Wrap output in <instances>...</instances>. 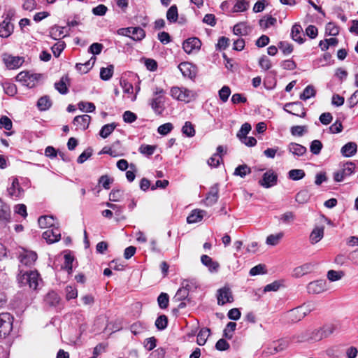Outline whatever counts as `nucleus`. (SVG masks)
<instances>
[{
  "label": "nucleus",
  "instance_id": "12",
  "mask_svg": "<svg viewBox=\"0 0 358 358\" xmlns=\"http://www.w3.org/2000/svg\"><path fill=\"white\" fill-rule=\"evenodd\" d=\"M43 238L48 243H54L59 241L61 238V231L58 227H53L48 229L43 233Z\"/></svg>",
  "mask_w": 358,
  "mask_h": 358
},
{
  "label": "nucleus",
  "instance_id": "56",
  "mask_svg": "<svg viewBox=\"0 0 358 358\" xmlns=\"http://www.w3.org/2000/svg\"><path fill=\"white\" fill-rule=\"evenodd\" d=\"M278 48L286 55L291 54L293 51L292 45L287 41H280L278 43Z\"/></svg>",
  "mask_w": 358,
  "mask_h": 358
},
{
  "label": "nucleus",
  "instance_id": "23",
  "mask_svg": "<svg viewBox=\"0 0 358 358\" xmlns=\"http://www.w3.org/2000/svg\"><path fill=\"white\" fill-rule=\"evenodd\" d=\"M315 265L312 263H306L300 266H298L294 270V275L296 278L301 277L305 274L311 272L314 268Z\"/></svg>",
  "mask_w": 358,
  "mask_h": 358
},
{
  "label": "nucleus",
  "instance_id": "8",
  "mask_svg": "<svg viewBox=\"0 0 358 358\" xmlns=\"http://www.w3.org/2000/svg\"><path fill=\"white\" fill-rule=\"evenodd\" d=\"M217 304L223 306L227 303H232L234 297L230 288L224 287L217 290Z\"/></svg>",
  "mask_w": 358,
  "mask_h": 358
},
{
  "label": "nucleus",
  "instance_id": "3",
  "mask_svg": "<svg viewBox=\"0 0 358 358\" xmlns=\"http://www.w3.org/2000/svg\"><path fill=\"white\" fill-rule=\"evenodd\" d=\"M13 317L9 313H0V338L6 337L13 329Z\"/></svg>",
  "mask_w": 358,
  "mask_h": 358
},
{
  "label": "nucleus",
  "instance_id": "45",
  "mask_svg": "<svg viewBox=\"0 0 358 358\" xmlns=\"http://www.w3.org/2000/svg\"><path fill=\"white\" fill-rule=\"evenodd\" d=\"M178 17V8L176 5L171 6L167 13H166V18L170 22H175L177 21Z\"/></svg>",
  "mask_w": 358,
  "mask_h": 358
},
{
  "label": "nucleus",
  "instance_id": "26",
  "mask_svg": "<svg viewBox=\"0 0 358 358\" xmlns=\"http://www.w3.org/2000/svg\"><path fill=\"white\" fill-rule=\"evenodd\" d=\"M288 150L294 155L298 157L303 155L307 151V149L305 146L296 143H290L288 145Z\"/></svg>",
  "mask_w": 358,
  "mask_h": 358
},
{
  "label": "nucleus",
  "instance_id": "35",
  "mask_svg": "<svg viewBox=\"0 0 358 358\" xmlns=\"http://www.w3.org/2000/svg\"><path fill=\"white\" fill-rule=\"evenodd\" d=\"M117 124L115 122L105 124L101 127L99 131V135L103 138H106L115 130Z\"/></svg>",
  "mask_w": 358,
  "mask_h": 358
},
{
  "label": "nucleus",
  "instance_id": "21",
  "mask_svg": "<svg viewBox=\"0 0 358 358\" xmlns=\"http://www.w3.org/2000/svg\"><path fill=\"white\" fill-rule=\"evenodd\" d=\"M178 69L185 77L193 78L195 76L194 66L189 62H182Z\"/></svg>",
  "mask_w": 358,
  "mask_h": 358
},
{
  "label": "nucleus",
  "instance_id": "25",
  "mask_svg": "<svg viewBox=\"0 0 358 358\" xmlns=\"http://www.w3.org/2000/svg\"><path fill=\"white\" fill-rule=\"evenodd\" d=\"M309 306L303 305L302 306L298 307L291 311V315L296 317V320H301L303 318L306 314L311 311V309L308 307Z\"/></svg>",
  "mask_w": 358,
  "mask_h": 358
},
{
  "label": "nucleus",
  "instance_id": "53",
  "mask_svg": "<svg viewBox=\"0 0 358 358\" xmlns=\"http://www.w3.org/2000/svg\"><path fill=\"white\" fill-rule=\"evenodd\" d=\"M233 31L236 35H246L248 34V27L245 23H238L234 25Z\"/></svg>",
  "mask_w": 358,
  "mask_h": 358
},
{
  "label": "nucleus",
  "instance_id": "55",
  "mask_svg": "<svg viewBox=\"0 0 358 358\" xmlns=\"http://www.w3.org/2000/svg\"><path fill=\"white\" fill-rule=\"evenodd\" d=\"M145 330V327L140 322H135L130 326V331L134 335L141 334Z\"/></svg>",
  "mask_w": 358,
  "mask_h": 358
},
{
  "label": "nucleus",
  "instance_id": "1",
  "mask_svg": "<svg viewBox=\"0 0 358 358\" xmlns=\"http://www.w3.org/2000/svg\"><path fill=\"white\" fill-rule=\"evenodd\" d=\"M17 280L21 287L29 286V288L35 290L37 289L41 279L39 273L36 270L24 271L23 269H20Z\"/></svg>",
  "mask_w": 358,
  "mask_h": 358
},
{
  "label": "nucleus",
  "instance_id": "20",
  "mask_svg": "<svg viewBox=\"0 0 358 358\" xmlns=\"http://www.w3.org/2000/svg\"><path fill=\"white\" fill-rule=\"evenodd\" d=\"M10 221V209L8 205L0 199V222L7 223Z\"/></svg>",
  "mask_w": 358,
  "mask_h": 358
},
{
  "label": "nucleus",
  "instance_id": "34",
  "mask_svg": "<svg viewBox=\"0 0 358 358\" xmlns=\"http://www.w3.org/2000/svg\"><path fill=\"white\" fill-rule=\"evenodd\" d=\"M181 90L180 101L189 103L196 98V94L194 92L185 87H181Z\"/></svg>",
  "mask_w": 358,
  "mask_h": 358
},
{
  "label": "nucleus",
  "instance_id": "62",
  "mask_svg": "<svg viewBox=\"0 0 358 358\" xmlns=\"http://www.w3.org/2000/svg\"><path fill=\"white\" fill-rule=\"evenodd\" d=\"M326 34L332 36H337L339 33L338 27L332 22H329L326 25Z\"/></svg>",
  "mask_w": 358,
  "mask_h": 358
},
{
  "label": "nucleus",
  "instance_id": "4",
  "mask_svg": "<svg viewBox=\"0 0 358 358\" xmlns=\"http://www.w3.org/2000/svg\"><path fill=\"white\" fill-rule=\"evenodd\" d=\"M18 259L20 263L19 264V273H20V269H23L22 266L30 267L34 264L37 259V254L32 251L24 250L20 253Z\"/></svg>",
  "mask_w": 358,
  "mask_h": 358
},
{
  "label": "nucleus",
  "instance_id": "31",
  "mask_svg": "<svg viewBox=\"0 0 358 358\" xmlns=\"http://www.w3.org/2000/svg\"><path fill=\"white\" fill-rule=\"evenodd\" d=\"M69 78L67 76H62L59 82L55 83V89L61 94H66L69 92V89L66 83L69 82Z\"/></svg>",
  "mask_w": 358,
  "mask_h": 358
},
{
  "label": "nucleus",
  "instance_id": "37",
  "mask_svg": "<svg viewBox=\"0 0 358 358\" xmlns=\"http://www.w3.org/2000/svg\"><path fill=\"white\" fill-rule=\"evenodd\" d=\"M249 8V1H236L229 13L243 12Z\"/></svg>",
  "mask_w": 358,
  "mask_h": 358
},
{
  "label": "nucleus",
  "instance_id": "2",
  "mask_svg": "<svg viewBox=\"0 0 358 358\" xmlns=\"http://www.w3.org/2000/svg\"><path fill=\"white\" fill-rule=\"evenodd\" d=\"M164 94L165 91L162 88L156 87L153 92V97L149 100V105L157 115H162L165 109Z\"/></svg>",
  "mask_w": 358,
  "mask_h": 358
},
{
  "label": "nucleus",
  "instance_id": "60",
  "mask_svg": "<svg viewBox=\"0 0 358 358\" xmlns=\"http://www.w3.org/2000/svg\"><path fill=\"white\" fill-rule=\"evenodd\" d=\"M282 236L283 234L282 233L269 235L266 238V243L270 245H276L282 238Z\"/></svg>",
  "mask_w": 358,
  "mask_h": 358
},
{
  "label": "nucleus",
  "instance_id": "22",
  "mask_svg": "<svg viewBox=\"0 0 358 358\" xmlns=\"http://www.w3.org/2000/svg\"><path fill=\"white\" fill-rule=\"evenodd\" d=\"M303 29H302V27L300 24H294L292 27V30H291V37L292 38L301 44L303 43Z\"/></svg>",
  "mask_w": 358,
  "mask_h": 358
},
{
  "label": "nucleus",
  "instance_id": "44",
  "mask_svg": "<svg viewBox=\"0 0 358 358\" xmlns=\"http://www.w3.org/2000/svg\"><path fill=\"white\" fill-rule=\"evenodd\" d=\"M310 196L308 192L306 189H303L296 194L295 200L297 203L303 204L308 202V201L310 199Z\"/></svg>",
  "mask_w": 358,
  "mask_h": 358
},
{
  "label": "nucleus",
  "instance_id": "61",
  "mask_svg": "<svg viewBox=\"0 0 358 358\" xmlns=\"http://www.w3.org/2000/svg\"><path fill=\"white\" fill-rule=\"evenodd\" d=\"M0 128H4L5 129L10 131L13 128V122L6 115L1 116L0 118Z\"/></svg>",
  "mask_w": 358,
  "mask_h": 358
},
{
  "label": "nucleus",
  "instance_id": "18",
  "mask_svg": "<svg viewBox=\"0 0 358 358\" xmlns=\"http://www.w3.org/2000/svg\"><path fill=\"white\" fill-rule=\"evenodd\" d=\"M357 151V145L355 142H349L345 144L341 150L342 155L345 157L354 156Z\"/></svg>",
  "mask_w": 358,
  "mask_h": 358
},
{
  "label": "nucleus",
  "instance_id": "16",
  "mask_svg": "<svg viewBox=\"0 0 358 358\" xmlns=\"http://www.w3.org/2000/svg\"><path fill=\"white\" fill-rule=\"evenodd\" d=\"M219 188L217 184L210 187L206 199L205 203L206 206H211L214 205L218 200Z\"/></svg>",
  "mask_w": 358,
  "mask_h": 358
},
{
  "label": "nucleus",
  "instance_id": "32",
  "mask_svg": "<svg viewBox=\"0 0 358 358\" xmlns=\"http://www.w3.org/2000/svg\"><path fill=\"white\" fill-rule=\"evenodd\" d=\"M52 106V101L48 96H41L37 101V107L39 110H48Z\"/></svg>",
  "mask_w": 358,
  "mask_h": 358
},
{
  "label": "nucleus",
  "instance_id": "33",
  "mask_svg": "<svg viewBox=\"0 0 358 358\" xmlns=\"http://www.w3.org/2000/svg\"><path fill=\"white\" fill-rule=\"evenodd\" d=\"M210 329L202 328L197 334L196 343L199 345H204L210 336Z\"/></svg>",
  "mask_w": 358,
  "mask_h": 358
},
{
  "label": "nucleus",
  "instance_id": "38",
  "mask_svg": "<svg viewBox=\"0 0 358 358\" xmlns=\"http://www.w3.org/2000/svg\"><path fill=\"white\" fill-rule=\"evenodd\" d=\"M17 81L22 82L24 85L32 87L34 86V83H30V73L29 72L22 71L18 73L15 78Z\"/></svg>",
  "mask_w": 358,
  "mask_h": 358
},
{
  "label": "nucleus",
  "instance_id": "50",
  "mask_svg": "<svg viewBox=\"0 0 358 358\" xmlns=\"http://www.w3.org/2000/svg\"><path fill=\"white\" fill-rule=\"evenodd\" d=\"M251 128V125L248 122L242 124L240 130L237 133V137L240 139V141L247 137V134L250 131Z\"/></svg>",
  "mask_w": 358,
  "mask_h": 358
},
{
  "label": "nucleus",
  "instance_id": "6",
  "mask_svg": "<svg viewBox=\"0 0 358 358\" xmlns=\"http://www.w3.org/2000/svg\"><path fill=\"white\" fill-rule=\"evenodd\" d=\"M284 110L288 113L301 117H304L306 114L303 104L299 101L287 103L285 105Z\"/></svg>",
  "mask_w": 358,
  "mask_h": 358
},
{
  "label": "nucleus",
  "instance_id": "10",
  "mask_svg": "<svg viewBox=\"0 0 358 358\" xmlns=\"http://www.w3.org/2000/svg\"><path fill=\"white\" fill-rule=\"evenodd\" d=\"M277 180V175L272 170H269L264 173L262 179L259 181V183L265 188H269L275 185Z\"/></svg>",
  "mask_w": 358,
  "mask_h": 358
},
{
  "label": "nucleus",
  "instance_id": "13",
  "mask_svg": "<svg viewBox=\"0 0 358 358\" xmlns=\"http://www.w3.org/2000/svg\"><path fill=\"white\" fill-rule=\"evenodd\" d=\"M310 294H320L327 289V282L324 280H318L310 282L307 286Z\"/></svg>",
  "mask_w": 358,
  "mask_h": 358
},
{
  "label": "nucleus",
  "instance_id": "19",
  "mask_svg": "<svg viewBox=\"0 0 358 358\" xmlns=\"http://www.w3.org/2000/svg\"><path fill=\"white\" fill-rule=\"evenodd\" d=\"M8 195L12 198H19L23 193V189L20 187L18 180L14 179L12 182L11 186L8 187Z\"/></svg>",
  "mask_w": 358,
  "mask_h": 358
},
{
  "label": "nucleus",
  "instance_id": "30",
  "mask_svg": "<svg viewBox=\"0 0 358 358\" xmlns=\"http://www.w3.org/2000/svg\"><path fill=\"white\" fill-rule=\"evenodd\" d=\"M96 58L92 57L91 59L84 64H76V69L80 73H87L94 66Z\"/></svg>",
  "mask_w": 358,
  "mask_h": 358
},
{
  "label": "nucleus",
  "instance_id": "43",
  "mask_svg": "<svg viewBox=\"0 0 358 358\" xmlns=\"http://www.w3.org/2000/svg\"><path fill=\"white\" fill-rule=\"evenodd\" d=\"M306 176L305 171L302 169H292L288 172V177L293 180H299Z\"/></svg>",
  "mask_w": 358,
  "mask_h": 358
},
{
  "label": "nucleus",
  "instance_id": "51",
  "mask_svg": "<svg viewBox=\"0 0 358 358\" xmlns=\"http://www.w3.org/2000/svg\"><path fill=\"white\" fill-rule=\"evenodd\" d=\"M155 150H156L155 145L143 144L140 146L138 151L141 154L149 157V156H151L152 155H153Z\"/></svg>",
  "mask_w": 358,
  "mask_h": 358
},
{
  "label": "nucleus",
  "instance_id": "14",
  "mask_svg": "<svg viewBox=\"0 0 358 358\" xmlns=\"http://www.w3.org/2000/svg\"><path fill=\"white\" fill-rule=\"evenodd\" d=\"M14 26L8 20V17H5L3 22L0 23V37L8 38L13 32Z\"/></svg>",
  "mask_w": 358,
  "mask_h": 358
},
{
  "label": "nucleus",
  "instance_id": "11",
  "mask_svg": "<svg viewBox=\"0 0 358 358\" xmlns=\"http://www.w3.org/2000/svg\"><path fill=\"white\" fill-rule=\"evenodd\" d=\"M125 36L131 35V38L136 41H141L145 36V31L141 27H127L121 30Z\"/></svg>",
  "mask_w": 358,
  "mask_h": 358
},
{
  "label": "nucleus",
  "instance_id": "42",
  "mask_svg": "<svg viewBox=\"0 0 358 358\" xmlns=\"http://www.w3.org/2000/svg\"><path fill=\"white\" fill-rule=\"evenodd\" d=\"M315 90L313 86L308 85L304 90L303 92L300 94V99L301 100H307L311 97L315 96Z\"/></svg>",
  "mask_w": 358,
  "mask_h": 358
},
{
  "label": "nucleus",
  "instance_id": "27",
  "mask_svg": "<svg viewBox=\"0 0 358 358\" xmlns=\"http://www.w3.org/2000/svg\"><path fill=\"white\" fill-rule=\"evenodd\" d=\"M205 214L206 212L203 210H194L192 211L191 214L187 217V222L189 224L200 222L203 219Z\"/></svg>",
  "mask_w": 358,
  "mask_h": 358
},
{
  "label": "nucleus",
  "instance_id": "15",
  "mask_svg": "<svg viewBox=\"0 0 358 358\" xmlns=\"http://www.w3.org/2000/svg\"><path fill=\"white\" fill-rule=\"evenodd\" d=\"M201 263L208 268L210 273H217L220 268V264L213 261L211 257L206 255H203L201 257Z\"/></svg>",
  "mask_w": 358,
  "mask_h": 358
},
{
  "label": "nucleus",
  "instance_id": "48",
  "mask_svg": "<svg viewBox=\"0 0 358 358\" xmlns=\"http://www.w3.org/2000/svg\"><path fill=\"white\" fill-rule=\"evenodd\" d=\"M169 302V296L166 293L162 292L158 298L157 303L160 308L165 309L168 307Z\"/></svg>",
  "mask_w": 358,
  "mask_h": 358
},
{
  "label": "nucleus",
  "instance_id": "9",
  "mask_svg": "<svg viewBox=\"0 0 358 358\" xmlns=\"http://www.w3.org/2000/svg\"><path fill=\"white\" fill-rule=\"evenodd\" d=\"M2 61L8 69H15L22 66L24 59L20 57H14L8 54H3Z\"/></svg>",
  "mask_w": 358,
  "mask_h": 358
},
{
  "label": "nucleus",
  "instance_id": "40",
  "mask_svg": "<svg viewBox=\"0 0 358 358\" xmlns=\"http://www.w3.org/2000/svg\"><path fill=\"white\" fill-rule=\"evenodd\" d=\"M182 132L187 137H193L195 135V129L193 124L189 121L185 122L182 127Z\"/></svg>",
  "mask_w": 358,
  "mask_h": 358
},
{
  "label": "nucleus",
  "instance_id": "64",
  "mask_svg": "<svg viewBox=\"0 0 358 358\" xmlns=\"http://www.w3.org/2000/svg\"><path fill=\"white\" fill-rule=\"evenodd\" d=\"M230 94H231V90H230L229 87H228V86H223L219 90V97L223 102H226L228 100Z\"/></svg>",
  "mask_w": 358,
  "mask_h": 358
},
{
  "label": "nucleus",
  "instance_id": "29",
  "mask_svg": "<svg viewBox=\"0 0 358 358\" xmlns=\"http://www.w3.org/2000/svg\"><path fill=\"white\" fill-rule=\"evenodd\" d=\"M44 301L50 306H56L59 303L60 298L57 292L51 291L46 294Z\"/></svg>",
  "mask_w": 358,
  "mask_h": 358
},
{
  "label": "nucleus",
  "instance_id": "7",
  "mask_svg": "<svg viewBox=\"0 0 358 358\" xmlns=\"http://www.w3.org/2000/svg\"><path fill=\"white\" fill-rule=\"evenodd\" d=\"M201 46V41L196 37L189 38L182 43V48L187 54L198 52Z\"/></svg>",
  "mask_w": 358,
  "mask_h": 358
},
{
  "label": "nucleus",
  "instance_id": "39",
  "mask_svg": "<svg viewBox=\"0 0 358 358\" xmlns=\"http://www.w3.org/2000/svg\"><path fill=\"white\" fill-rule=\"evenodd\" d=\"M2 87L3 88L4 92L8 96H13L17 94V87L14 83L5 81L2 83Z\"/></svg>",
  "mask_w": 358,
  "mask_h": 358
},
{
  "label": "nucleus",
  "instance_id": "63",
  "mask_svg": "<svg viewBox=\"0 0 358 358\" xmlns=\"http://www.w3.org/2000/svg\"><path fill=\"white\" fill-rule=\"evenodd\" d=\"M344 275L343 271H336L334 270H330L327 273V278L330 281H336L342 278Z\"/></svg>",
  "mask_w": 358,
  "mask_h": 358
},
{
  "label": "nucleus",
  "instance_id": "36",
  "mask_svg": "<svg viewBox=\"0 0 358 358\" xmlns=\"http://www.w3.org/2000/svg\"><path fill=\"white\" fill-rule=\"evenodd\" d=\"M273 352H271V354L278 353L286 350L289 345V343L286 340H278L273 343Z\"/></svg>",
  "mask_w": 358,
  "mask_h": 358
},
{
  "label": "nucleus",
  "instance_id": "46",
  "mask_svg": "<svg viewBox=\"0 0 358 358\" xmlns=\"http://www.w3.org/2000/svg\"><path fill=\"white\" fill-rule=\"evenodd\" d=\"M168 325V317L165 315H159L155 320V327L158 330L162 331Z\"/></svg>",
  "mask_w": 358,
  "mask_h": 358
},
{
  "label": "nucleus",
  "instance_id": "24",
  "mask_svg": "<svg viewBox=\"0 0 358 358\" xmlns=\"http://www.w3.org/2000/svg\"><path fill=\"white\" fill-rule=\"evenodd\" d=\"M324 227H317L313 229L310 235V241L312 244L318 243L324 236Z\"/></svg>",
  "mask_w": 358,
  "mask_h": 358
},
{
  "label": "nucleus",
  "instance_id": "59",
  "mask_svg": "<svg viewBox=\"0 0 358 358\" xmlns=\"http://www.w3.org/2000/svg\"><path fill=\"white\" fill-rule=\"evenodd\" d=\"M66 299L69 301L73 299H76L78 296L77 289L73 286L69 285L65 288Z\"/></svg>",
  "mask_w": 358,
  "mask_h": 358
},
{
  "label": "nucleus",
  "instance_id": "57",
  "mask_svg": "<svg viewBox=\"0 0 358 358\" xmlns=\"http://www.w3.org/2000/svg\"><path fill=\"white\" fill-rule=\"evenodd\" d=\"M323 145L320 141L314 140L311 142L310 150L313 155H319L322 150Z\"/></svg>",
  "mask_w": 358,
  "mask_h": 358
},
{
  "label": "nucleus",
  "instance_id": "52",
  "mask_svg": "<svg viewBox=\"0 0 358 358\" xmlns=\"http://www.w3.org/2000/svg\"><path fill=\"white\" fill-rule=\"evenodd\" d=\"M64 27H60L58 26H55L51 28L50 31V36L55 40H57V38L62 37L64 38L65 35H64Z\"/></svg>",
  "mask_w": 358,
  "mask_h": 358
},
{
  "label": "nucleus",
  "instance_id": "49",
  "mask_svg": "<svg viewBox=\"0 0 358 358\" xmlns=\"http://www.w3.org/2000/svg\"><path fill=\"white\" fill-rule=\"evenodd\" d=\"M236 327V323L233 322H229L225 329H224L223 336L227 338L231 339L233 336V332L235 331Z\"/></svg>",
  "mask_w": 358,
  "mask_h": 358
},
{
  "label": "nucleus",
  "instance_id": "5",
  "mask_svg": "<svg viewBox=\"0 0 358 358\" xmlns=\"http://www.w3.org/2000/svg\"><path fill=\"white\" fill-rule=\"evenodd\" d=\"M355 170V164L352 162H348L341 170L334 173V180L336 182H341L347 176L352 175Z\"/></svg>",
  "mask_w": 358,
  "mask_h": 358
},
{
  "label": "nucleus",
  "instance_id": "41",
  "mask_svg": "<svg viewBox=\"0 0 358 358\" xmlns=\"http://www.w3.org/2000/svg\"><path fill=\"white\" fill-rule=\"evenodd\" d=\"M113 66L109 65L106 68H101L100 70V78L103 80H108L113 74Z\"/></svg>",
  "mask_w": 358,
  "mask_h": 358
},
{
  "label": "nucleus",
  "instance_id": "47",
  "mask_svg": "<svg viewBox=\"0 0 358 358\" xmlns=\"http://www.w3.org/2000/svg\"><path fill=\"white\" fill-rule=\"evenodd\" d=\"M251 169L246 164H242L237 166L234 171V175L244 178L246 175L250 173Z\"/></svg>",
  "mask_w": 358,
  "mask_h": 358
},
{
  "label": "nucleus",
  "instance_id": "17",
  "mask_svg": "<svg viewBox=\"0 0 358 358\" xmlns=\"http://www.w3.org/2000/svg\"><path fill=\"white\" fill-rule=\"evenodd\" d=\"M90 120L91 117L88 115H78L74 117L73 123L77 129L85 130L88 128Z\"/></svg>",
  "mask_w": 358,
  "mask_h": 358
},
{
  "label": "nucleus",
  "instance_id": "58",
  "mask_svg": "<svg viewBox=\"0 0 358 358\" xmlns=\"http://www.w3.org/2000/svg\"><path fill=\"white\" fill-rule=\"evenodd\" d=\"M113 182V179L108 175L101 176L99 179V185H101L104 189H109L110 184Z\"/></svg>",
  "mask_w": 358,
  "mask_h": 358
},
{
  "label": "nucleus",
  "instance_id": "54",
  "mask_svg": "<svg viewBox=\"0 0 358 358\" xmlns=\"http://www.w3.org/2000/svg\"><path fill=\"white\" fill-rule=\"evenodd\" d=\"M78 108L82 111L92 113L95 110V105L91 102L80 101L78 104Z\"/></svg>",
  "mask_w": 358,
  "mask_h": 358
},
{
  "label": "nucleus",
  "instance_id": "28",
  "mask_svg": "<svg viewBox=\"0 0 358 358\" xmlns=\"http://www.w3.org/2000/svg\"><path fill=\"white\" fill-rule=\"evenodd\" d=\"M55 220L52 216L43 215L38 220V225L41 228L51 229L55 227Z\"/></svg>",
  "mask_w": 358,
  "mask_h": 358
}]
</instances>
